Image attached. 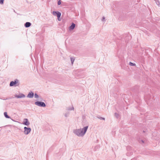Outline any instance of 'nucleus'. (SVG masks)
Wrapping results in <instances>:
<instances>
[{
  "label": "nucleus",
  "mask_w": 160,
  "mask_h": 160,
  "mask_svg": "<svg viewBox=\"0 0 160 160\" xmlns=\"http://www.w3.org/2000/svg\"><path fill=\"white\" fill-rule=\"evenodd\" d=\"M88 127V126H86L82 128L74 129L73 130V132L78 137H83L86 133Z\"/></svg>",
  "instance_id": "1"
},
{
  "label": "nucleus",
  "mask_w": 160,
  "mask_h": 160,
  "mask_svg": "<svg viewBox=\"0 0 160 160\" xmlns=\"http://www.w3.org/2000/svg\"><path fill=\"white\" fill-rule=\"evenodd\" d=\"M20 84L19 81L18 79H15L14 81H12L10 82L9 86L10 87L18 86Z\"/></svg>",
  "instance_id": "2"
},
{
  "label": "nucleus",
  "mask_w": 160,
  "mask_h": 160,
  "mask_svg": "<svg viewBox=\"0 0 160 160\" xmlns=\"http://www.w3.org/2000/svg\"><path fill=\"white\" fill-rule=\"evenodd\" d=\"M35 104L38 106L41 107H45L46 106V104L44 102L41 101H36L35 102Z\"/></svg>",
  "instance_id": "3"
},
{
  "label": "nucleus",
  "mask_w": 160,
  "mask_h": 160,
  "mask_svg": "<svg viewBox=\"0 0 160 160\" xmlns=\"http://www.w3.org/2000/svg\"><path fill=\"white\" fill-rule=\"evenodd\" d=\"M24 133L26 135L28 134L31 131V129L30 128L25 127L24 128Z\"/></svg>",
  "instance_id": "4"
},
{
  "label": "nucleus",
  "mask_w": 160,
  "mask_h": 160,
  "mask_svg": "<svg viewBox=\"0 0 160 160\" xmlns=\"http://www.w3.org/2000/svg\"><path fill=\"white\" fill-rule=\"evenodd\" d=\"M23 125L26 126H28L30 123L29 122L28 119L27 118H24L23 119V121L22 123Z\"/></svg>",
  "instance_id": "5"
},
{
  "label": "nucleus",
  "mask_w": 160,
  "mask_h": 160,
  "mask_svg": "<svg viewBox=\"0 0 160 160\" xmlns=\"http://www.w3.org/2000/svg\"><path fill=\"white\" fill-rule=\"evenodd\" d=\"M75 25H76L74 23L72 22L69 28V30L71 31L73 30L75 27Z\"/></svg>",
  "instance_id": "6"
},
{
  "label": "nucleus",
  "mask_w": 160,
  "mask_h": 160,
  "mask_svg": "<svg viewBox=\"0 0 160 160\" xmlns=\"http://www.w3.org/2000/svg\"><path fill=\"white\" fill-rule=\"evenodd\" d=\"M53 14L55 16L57 17L59 16H61V13L58 11H53L52 12Z\"/></svg>",
  "instance_id": "7"
},
{
  "label": "nucleus",
  "mask_w": 160,
  "mask_h": 160,
  "mask_svg": "<svg viewBox=\"0 0 160 160\" xmlns=\"http://www.w3.org/2000/svg\"><path fill=\"white\" fill-rule=\"evenodd\" d=\"M15 98H25V96L23 94L21 93L20 95H17L16 94L15 95Z\"/></svg>",
  "instance_id": "8"
},
{
  "label": "nucleus",
  "mask_w": 160,
  "mask_h": 160,
  "mask_svg": "<svg viewBox=\"0 0 160 160\" xmlns=\"http://www.w3.org/2000/svg\"><path fill=\"white\" fill-rule=\"evenodd\" d=\"M34 95V93L32 92H31L28 93L27 96V97L32 98L33 97Z\"/></svg>",
  "instance_id": "9"
},
{
  "label": "nucleus",
  "mask_w": 160,
  "mask_h": 160,
  "mask_svg": "<svg viewBox=\"0 0 160 160\" xmlns=\"http://www.w3.org/2000/svg\"><path fill=\"white\" fill-rule=\"evenodd\" d=\"M31 25L32 24L30 22H27L24 24V26L26 28H28L30 27Z\"/></svg>",
  "instance_id": "10"
},
{
  "label": "nucleus",
  "mask_w": 160,
  "mask_h": 160,
  "mask_svg": "<svg viewBox=\"0 0 160 160\" xmlns=\"http://www.w3.org/2000/svg\"><path fill=\"white\" fill-rule=\"evenodd\" d=\"M4 115L5 117L8 118H10V117L8 116L7 114V113L6 112H4Z\"/></svg>",
  "instance_id": "11"
},
{
  "label": "nucleus",
  "mask_w": 160,
  "mask_h": 160,
  "mask_svg": "<svg viewBox=\"0 0 160 160\" xmlns=\"http://www.w3.org/2000/svg\"><path fill=\"white\" fill-rule=\"evenodd\" d=\"M74 109L73 107L72 106L71 108L68 107L67 108V110H74Z\"/></svg>",
  "instance_id": "12"
},
{
  "label": "nucleus",
  "mask_w": 160,
  "mask_h": 160,
  "mask_svg": "<svg viewBox=\"0 0 160 160\" xmlns=\"http://www.w3.org/2000/svg\"><path fill=\"white\" fill-rule=\"evenodd\" d=\"M70 59L71 62L72 64L73 63V62L75 60V58H74L71 57Z\"/></svg>",
  "instance_id": "13"
},
{
  "label": "nucleus",
  "mask_w": 160,
  "mask_h": 160,
  "mask_svg": "<svg viewBox=\"0 0 160 160\" xmlns=\"http://www.w3.org/2000/svg\"><path fill=\"white\" fill-rule=\"evenodd\" d=\"M138 140L139 142L141 144H142L144 143L145 141H144V140Z\"/></svg>",
  "instance_id": "14"
},
{
  "label": "nucleus",
  "mask_w": 160,
  "mask_h": 160,
  "mask_svg": "<svg viewBox=\"0 0 160 160\" xmlns=\"http://www.w3.org/2000/svg\"><path fill=\"white\" fill-rule=\"evenodd\" d=\"M129 65L131 66H135V65H136V64L135 63H133L131 62H129Z\"/></svg>",
  "instance_id": "15"
},
{
  "label": "nucleus",
  "mask_w": 160,
  "mask_h": 160,
  "mask_svg": "<svg viewBox=\"0 0 160 160\" xmlns=\"http://www.w3.org/2000/svg\"><path fill=\"white\" fill-rule=\"evenodd\" d=\"M125 42H127L128 41V39H129V36H128L127 35H125Z\"/></svg>",
  "instance_id": "16"
},
{
  "label": "nucleus",
  "mask_w": 160,
  "mask_h": 160,
  "mask_svg": "<svg viewBox=\"0 0 160 160\" xmlns=\"http://www.w3.org/2000/svg\"><path fill=\"white\" fill-rule=\"evenodd\" d=\"M156 4L159 6V5H160V2L159 1V0H157V1H156Z\"/></svg>",
  "instance_id": "17"
},
{
  "label": "nucleus",
  "mask_w": 160,
  "mask_h": 160,
  "mask_svg": "<svg viewBox=\"0 0 160 160\" xmlns=\"http://www.w3.org/2000/svg\"><path fill=\"white\" fill-rule=\"evenodd\" d=\"M114 115L117 118H118L119 114L118 113H117L116 112L115 113H114Z\"/></svg>",
  "instance_id": "18"
},
{
  "label": "nucleus",
  "mask_w": 160,
  "mask_h": 160,
  "mask_svg": "<svg viewBox=\"0 0 160 160\" xmlns=\"http://www.w3.org/2000/svg\"><path fill=\"white\" fill-rule=\"evenodd\" d=\"M97 118L99 119H100L101 120H105V119L104 118H102V117H97Z\"/></svg>",
  "instance_id": "19"
},
{
  "label": "nucleus",
  "mask_w": 160,
  "mask_h": 160,
  "mask_svg": "<svg viewBox=\"0 0 160 160\" xmlns=\"http://www.w3.org/2000/svg\"><path fill=\"white\" fill-rule=\"evenodd\" d=\"M34 97L36 98H39V96L36 93H35L34 94Z\"/></svg>",
  "instance_id": "20"
},
{
  "label": "nucleus",
  "mask_w": 160,
  "mask_h": 160,
  "mask_svg": "<svg viewBox=\"0 0 160 160\" xmlns=\"http://www.w3.org/2000/svg\"><path fill=\"white\" fill-rule=\"evenodd\" d=\"M61 3V0H59L58 2V5H60Z\"/></svg>",
  "instance_id": "21"
},
{
  "label": "nucleus",
  "mask_w": 160,
  "mask_h": 160,
  "mask_svg": "<svg viewBox=\"0 0 160 160\" xmlns=\"http://www.w3.org/2000/svg\"><path fill=\"white\" fill-rule=\"evenodd\" d=\"M61 16H59L58 17H57V18H58V21H60L61 20V18H60V17H61Z\"/></svg>",
  "instance_id": "22"
},
{
  "label": "nucleus",
  "mask_w": 160,
  "mask_h": 160,
  "mask_svg": "<svg viewBox=\"0 0 160 160\" xmlns=\"http://www.w3.org/2000/svg\"><path fill=\"white\" fill-rule=\"evenodd\" d=\"M69 114V113L68 112L65 113L64 114V116L65 117H68Z\"/></svg>",
  "instance_id": "23"
},
{
  "label": "nucleus",
  "mask_w": 160,
  "mask_h": 160,
  "mask_svg": "<svg viewBox=\"0 0 160 160\" xmlns=\"http://www.w3.org/2000/svg\"><path fill=\"white\" fill-rule=\"evenodd\" d=\"M4 0H0V3L1 4H3Z\"/></svg>",
  "instance_id": "24"
},
{
  "label": "nucleus",
  "mask_w": 160,
  "mask_h": 160,
  "mask_svg": "<svg viewBox=\"0 0 160 160\" xmlns=\"http://www.w3.org/2000/svg\"><path fill=\"white\" fill-rule=\"evenodd\" d=\"M102 21L104 22L105 21V18L104 17H103L102 19Z\"/></svg>",
  "instance_id": "25"
},
{
  "label": "nucleus",
  "mask_w": 160,
  "mask_h": 160,
  "mask_svg": "<svg viewBox=\"0 0 160 160\" xmlns=\"http://www.w3.org/2000/svg\"><path fill=\"white\" fill-rule=\"evenodd\" d=\"M99 148V146H96L95 147V149H96V150H96L97 149H98Z\"/></svg>",
  "instance_id": "26"
},
{
  "label": "nucleus",
  "mask_w": 160,
  "mask_h": 160,
  "mask_svg": "<svg viewBox=\"0 0 160 160\" xmlns=\"http://www.w3.org/2000/svg\"><path fill=\"white\" fill-rule=\"evenodd\" d=\"M131 160H137V158L135 157L131 159Z\"/></svg>",
  "instance_id": "27"
},
{
  "label": "nucleus",
  "mask_w": 160,
  "mask_h": 160,
  "mask_svg": "<svg viewBox=\"0 0 160 160\" xmlns=\"http://www.w3.org/2000/svg\"><path fill=\"white\" fill-rule=\"evenodd\" d=\"M130 148V146H128L127 147V149L128 150V149H129V148Z\"/></svg>",
  "instance_id": "28"
},
{
  "label": "nucleus",
  "mask_w": 160,
  "mask_h": 160,
  "mask_svg": "<svg viewBox=\"0 0 160 160\" xmlns=\"http://www.w3.org/2000/svg\"><path fill=\"white\" fill-rule=\"evenodd\" d=\"M12 98H8V99H11Z\"/></svg>",
  "instance_id": "29"
},
{
  "label": "nucleus",
  "mask_w": 160,
  "mask_h": 160,
  "mask_svg": "<svg viewBox=\"0 0 160 160\" xmlns=\"http://www.w3.org/2000/svg\"><path fill=\"white\" fill-rule=\"evenodd\" d=\"M157 0H154V1H155V2H156V1H157Z\"/></svg>",
  "instance_id": "30"
},
{
  "label": "nucleus",
  "mask_w": 160,
  "mask_h": 160,
  "mask_svg": "<svg viewBox=\"0 0 160 160\" xmlns=\"http://www.w3.org/2000/svg\"><path fill=\"white\" fill-rule=\"evenodd\" d=\"M143 132H145V131H143Z\"/></svg>",
  "instance_id": "31"
}]
</instances>
